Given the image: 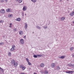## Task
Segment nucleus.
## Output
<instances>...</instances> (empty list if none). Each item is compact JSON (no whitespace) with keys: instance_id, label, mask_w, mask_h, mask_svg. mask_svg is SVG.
I'll return each instance as SVG.
<instances>
[{"instance_id":"nucleus-1","label":"nucleus","mask_w":74,"mask_h":74,"mask_svg":"<svg viewBox=\"0 0 74 74\" xmlns=\"http://www.w3.org/2000/svg\"><path fill=\"white\" fill-rule=\"evenodd\" d=\"M20 68H22V70H24L26 69V67L25 66H23V65H21L20 66Z\"/></svg>"},{"instance_id":"nucleus-2","label":"nucleus","mask_w":74,"mask_h":74,"mask_svg":"<svg viewBox=\"0 0 74 74\" xmlns=\"http://www.w3.org/2000/svg\"><path fill=\"white\" fill-rule=\"evenodd\" d=\"M0 12L1 14H5V10L3 9H1L0 10Z\"/></svg>"},{"instance_id":"nucleus-3","label":"nucleus","mask_w":74,"mask_h":74,"mask_svg":"<svg viewBox=\"0 0 74 74\" xmlns=\"http://www.w3.org/2000/svg\"><path fill=\"white\" fill-rule=\"evenodd\" d=\"M68 66H70V67H71L72 68H74V65L72 64L71 63H69L68 64Z\"/></svg>"},{"instance_id":"nucleus-4","label":"nucleus","mask_w":74,"mask_h":74,"mask_svg":"<svg viewBox=\"0 0 74 74\" xmlns=\"http://www.w3.org/2000/svg\"><path fill=\"white\" fill-rule=\"evenodd\" d=\"M20 42L22 44H24V40L23 39H21Z\"/></svg>"},{"instance_id":"nucleus-5","label":"nucleus","mask_w":74,"mask_h":74,"mask_svg":"<svg viewBox=\"0 0 74 74\" xmlns=\"http://www.w3.org/2000/svg\"><path fill=\"white\" fill-rule=\"evenodd\" d=\"M74 15V11H72L71 12L70 14V16H73Z\"/></svg>"},{"instance_id":"nucleus-6","label":"nucleus","mask_w":74,"mask_h":74,"mask_svg":"<svg viewBox=\"0 0 74 74\" xmlns=\"http://www.w3.org/2000/svg\"><path fill=\"white\" fill-rule=\"evenodd\" d=\"M51 66L52 67L54 68V67H55V64L54 63H52L51 64Z\"/></svg>"},{"instance_id":"nucleus-7","label":"nucleus","mask_w":74,"mask_h":74,"mask_svg":"<svg viewBox=\"0 0 74 74\" xmlns=\"http://www.w3.org/2000/svg\"><path fill=\"white\" fill-rule=\"evenodd\" d=\"M19 33L20 35H23V32L21 31H20L19 32Z\"/></svg>"},{"instance_id":"nucleus-8","label":"nucleus","mask_w":74,"mask_h":74,"mask_svg":"<svg viewBox=\"0 0 74 74\" xmlns=\"http://www.w3.org/2000/svg\"><path fill=\"white\" fill-rule=\"evenodd\" d=\"M26 9H27V8H26V7L24 6L23 10L24 11H25L26 10Z\"/></svg>"},{"instance_id":"nucleus-9","label":"nucleus","mask_w":74,"mask_h":74,"mask_svg":"<svg viewBox=\"0 0 74 74\" xmlns=\"http://www.w3.org/2000/svg\"><path fill=\"white\" fill-rule=\"evenodd\" d=\"M6 12H11V10H10V9L8 8L6 9Z\"/></svg>"},{"instance_id":"nucleus-10","label":"nucleus","mask_w":74,"mask_h":74,"mask_svg":"<svg viewBox=\"0 0 74 74\" xmlns=\"http://www.w3.org/2000/svg\"><path fill=\"white\" fill-rule=\"evenodd\" d=\"M14 66L15 67H17V66H18V64L17 63V62H14Z\"/></svg>"},{"instance_id":"nucleus-11","label":"nucleus","mask_w":74,"mask_h":74,"mask_svg":"<svg viewBox=\"0 0 74 74\" xmlns=\"http://www.w3.org/2000/svg\"><path fill=\"white\" fill-rule=\"evenodd\" d=\"M15 61L14 60H12L11 62V63L12 64H14L15 63Z\"/></svg>"},{"instance_id":"nucleus-12","label":"nucleus","mask_w":74,"mask_h":74,"mask_svg":"<svg viewBox=\"0 0 74 74\" xmlns=\"http://www.w3.org/2000/svg\"><path fill=\"white\" fill-rule=\"evenodd\" d=\"M66 56H62L60 57H59L60 59H63L64 58H65Z\"/></svg>"},{"instance_id":"nucleus-13","label":"nucleus","mask_w":74,"mask_h":74,"mask_svg":"<svg viewBox=\"0 0 74 74\" xmlns=\"http://www.w3.org/2000/svg\"><path fill=\"white\" fill-rule=\"evenodd\" d=\"M21 20V18H17L16 20V21H20Z\"/></svg>"},{"instance_id":"nucleus-14","label":"nucleus","mask_w":74,"mask_h":74,"mask_svg":"<svg viewBox=\"0 0 74 74\" xmlns=\"http://www.w3.org/2000/svg\"><path fill=\"white\" fill-rule=\"evenodd\" d=\"M61 21H64V19H65V18H64V17H63L61 18Z\"/></svg>"},{"instance_id":"nucleus-15","label":"nucleus","mask_w":74,"mask_h":74,"mask_svg":"<svg viewBox=\"0 0 74 74\" xmlns=\"http://www.w3.org/2000/svg\"><path fill=\"white\" fill-rule=\"evenodd\" d=\"M40 66L42 67H44V64L43 63L41 64L40 65Z\"/></svg>"},{"instance_id":"nucleus-16","label":"nucleus","mask_w":74,"mask_h":74,"mask_svg":"<svg viewBox=\"0 0 74 74\" xmlns=\"http://www.w3.org/2000/svg\"><path fill=\"white\" fill-rule=\"evenodd\" d=\"M13 16L12 14H9L8 15V17H11V16Z\"/></svg>"},{"instance_id":"nucleus-17","label":"nucleus","mask_w":74,"mask_h":74,"mask_svg":"<svg viewBox=\"0 0 74 74\" xmlns=\"http://www.w3.org/2000/svg\"><path fill=\"white\" fill-rule=\"evenodd\" d=\"M11 51H14L15 50V48L12 47L10 49Z\"/></svg>"},{"instance_id":"nucleus-18","label":"nucleus","mask_w":74,"mask_h":74,"mask_svg":"<svg viewBox=\"0 0 74 74\" xmlns=\"http://www.w3.org/2000/svg\"><path fill=\"white\" fill-rule=\"evenodd\" d=\"M37 56H38V57H41L42 56V55H39V54H38L37 55Z\"/></svg>"},{"instance_id":"nucleus-19","label":"nucleus","mask_w":74,"mask_h":74,"mask_svg":"<svg viewBox=\"0 0 74 74\" xmlns=\"http://www.w3.org/2000/svg\"><path fill=\"white\" fill-rule=\"evenodd\" d=\"M74 72V71H69V73H70L71 74H73V73Z\"/></svg>"},{"instance_id":"nucleus-20","label":"nucleus","mask_w":74,"mask_h":74,"mask_svg":"<svg viewBox=\"0 0 74 74\" xmlns=\"http://www.w3.org/2000/svg\"><path fill=\"white\" fill-rule=\"evenodd\" d=\"M73 49V47H72L70 48V50L71 51H72Z\"/></svg>"},{"instance_id":"nucleus-21","label":"nucleus","mask_w":74,"mask_h":74,"mask_svg":"<svg viewBox=\"0 0 74 74\" xmlns=\"http://www.w3.org/2000/svg\"><path fill=\"white\" fill-rule=\"evenodd\" d=\"M44 73H45V74H48V72L47 71H46L44 72Z\"/></svg>"},{"instance_id":"nucleus-22","label":"nucleus","mask_w":74,"mask_h":74,"mask_svg":"<svg viewBox=\"0 0 74 74\" xmlns=\"http://www.w3.org/2000/svg\"><path fill=\"white\" fill-rule=\"evenodd\" d=\"M27 24L25 23V29H26L27 27Z\"/></svg>"},{"instance_id":"nucleus-23","label":"nucleus","mask_w":74,"mask_h":74,"mask_svg":"<svg viewBox=\"0 0 74 74\" xmlns=\"http://www.w3.org/2000/svg\"><path fill=\"white\" fill-rule=\"evenodd\" d=\"M37 55H34V58H37Z\"/></svg>"},{"instance_id":"nucleus-24","label":"nucleus","mask_w":74,"mask_h":74,"mask_svg":"<svg viewBox=\"0 0 74 74\" xmlns=\"http://www.w3.org/2000/svg\"><path fill=\"white\" fill-rule=\"evenodd\" d=\"M10 26H9V27H12V23H10Z\"/></svg>"},{"instance_id":"nucleus-25","label":"nucleus","mask_w":74,"mask_h":74,"mask_svg":"<svg viewBox=\"0 0 74 74\" xmlns=\"http://www.w3.org/2000/svg\"><path fill=\"white\" fill-rule=\"evenodd\" d=\"M11 53L10 52H9L8 53V55H9V56H11Z\"/></svg>"},{"instance_id":"nucleus-26","label":"nucleus","mask_w":74,"mask_h":74,"mask_svg":"<svg viewBox=\"0 0 74 74\" xmlns=\"http://www.w3.org/2000/svg\"><path fill=\"white\" fill-rule=\"evenodd\" d=\"M57 70H60V67H59V66H58L57 67Z\"/></svg>"},{"instance_id":"nucleus-27","label":"nucleus","mask_w":74,"mask_h":74,"mask_svg":"<svg viewBox=\"0 0 74 74\" xmlns=\"http://www.w3.org/2000/svg\"><path fill=\"white\" fill-rule=\"evenodd\" d=\"M65 73H68V74H70V71H66Z\"/></svg>"},{"instance_id":"nucleus-28","label":"nucleus","mask_w":74,"mask_h":74,"mask_svg":"<svg viewBox=\"0 0 74 74\" xmlns=\"http://www.w3.org/2000/svg\"><path fill=\"white\" fill-rule=\"evenodd\" d=\"M12 48H15V45H12Z\"/></svg>"},{"instance_id":"nucleus-29","label":"nucleus","mask_w":74,"mask_h":74,"mask_svg":"<svg viewBox=\"0 0 74 74\" xmlns=\"http://www.w3.org/2000/svg\"><path fill=\"white\" fill-rule=\"evenodd\" d=\"M0 69H1V71H2L3 72V71H4V70L2 68H1L0 67Z\"/></svg>"},{"instance_id":"nucleus-30","label":"nucleus","mask_w":74,"mask_h":74,"mask_svg":"<svg viewBox=\"0 0 74 74\" xmlns=\"http://www.w3.org/2000/svg\"><path fill=\"white\" fill-rule=\"evenodd\" d=\"M31 1H33V2H36V0H31Z\"/></svg>"},{"instance_id":"nucleus-31","label":"nucleus","mask_w":74,"mask_h":74,"mask_svg":"<svg viewBox=\"0 0 74 74\" xmlns=\"http://www.w3.org/2000/svg\"><path fill=\"white\" fill-rule=\"evenodd\" d=\"M36 28L37 29H40V27L38 26H36Z\"/></svg>"},{"instance_id":"nucleus-32","label":"nucleus","mask_w":74,"mask_h":74,"mask_svg":"<svg viewBox=\"0 0 74 74\" xmlns=\"http://www.w3.org/2000/svg\"><path fill=\"white\" fill-rule=\"evenodd\" d=\"M3 22H4V21L3 20H1V21H0V23H3Z\"/></svg>"},{"instance_id":"nucleus-33","label":"nucleus","mask_w":74,"mask_h":74,"mask_svg":"<svg viewBox=\"0 0 74 74\" xmlns=\"http://www.w3.org/2000/svg\"><path fill=\"white\" fill-rule=\"evenodd\" d=\"M28 64H29V65H31V64L29 62H28Z\"/></svg>"},{"instance_id":"nucleus-34","label":"nucleus","mask_w":74,"mask_h":74,"mask_svg":"<svg viewBox=\"0 0 74 74\" xmlns=\"http://www.w3.org/2000/svg\"><path fill=\"white\" fill-rule=\"evenodd\" d=\"M4 44V42H2L0 43V45H3Z\"/></svg>"},{"instance_id":"nucleus-35","label":"nucleus","mask_w":74,"mask_h":74,"mask_svg":"<svg viewBox=\"0 0 74 74\" xmlns=\"http://www.w3.org/2000/svg\"><path fill=\"white\" fill-rule=\"evenodd\" d=\"M26 61L27 62H29V59H28L27 58H26Z\"/></svg>"},{"instance_id":"nucleus-36","label":"nucleus","mask_w":74,"mask_h":74,"mask_svg":"<svg viewBox=\"0 0 74 74\" xmlns=\"http://www.w3.org/2000/svg\"><path fill=\"white\" fill-rule=\"evenodd\" d=\"M19 2L20 3H21L22 2V0H19Z\"/></svg>"},{"instance_id":"nucleus-37","label":"nucleus","mask_w":74,"mask_h":74,"mask_svg":"<svg viewBox=\"0 0 74 74\" xmlns=\"http://www.w3.org/2000/svg\"><path fill=\"white\" fill-rule=\"evenodd\" d=\"M14 31H16V28L14 29Z\"/></svg>"},{"instance_id":"nucleus-38","label":"nucleus","mask_w":74,"mask_h":74,"mask_svg":"<svg viewBox=\"0 0 74 74\" xmlns=\"http://www.w3.org/2000/svg\"><path fill=\"white\" fill-rule=\"evenodd\" d=\"M4 1L3 0L2 1H1V3H3L4 2Z\"/></svg>"},{"instance_id":"nucleus-39","label":"nucleus","mask_w":74,"mask_h":74,"mask_svg":"<svg viewBox=\"0 0 74 74\" xmlns=\"http://www.w3.org/2000/svg\"><path fill=\"white\" fill-rule=\"evenodd\" d=\"M20 74H25V73H21Z\"/></svg>"},{"instance_id":"nucleus-40","label":"nucleus","mask_w":74,"mask_h":74,"mask_svg":"<svg viewBox=\"0 0 74 74\" xmlns=\"http://www.w3.org/2000/svg\"><path fill=\"white\" fill-rule=\"evenodd\" d=\"M26 37V36H24L23 38H25Z\"/></svg>"},{"instance_id":"nucleus-41","label":"nucleus","mask_w":74,"mask_h":74,"mask_svg":"<svg viewBox=\"0 0 74 74\" xmlns=\"http://www.w3.org/2000/svg\"><path fill=\"white\" fill-rule=\"evenodd\" d=\"M73 23L74 25V21H73Z\"/></svg>"},{"instance_id":"nucleus-42","label":"nucleus","mask_w":74,"mask_h":74,"mask_svg":"<svg viewBox=\"0 0 74 74\" xmlns=\"http://www.w3.org/2000/svg\"><path fill=\"white\" fill-rule=\"evenodd\" d=\"M69 1V0H67V1Z\"/></svg>"}]
</instances>
